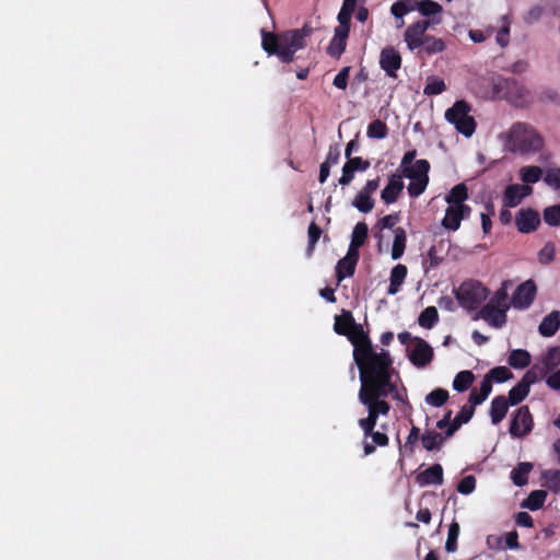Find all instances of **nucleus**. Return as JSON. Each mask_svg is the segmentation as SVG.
Returning a JSON list of instances; mask_svg holds the SVG:
<instances>
[{"label": "nucleus", "mask_w": 560, "mask_h": 560, "mask_svg": "<svg viewBox=\"0 0 560 560\" xmlns=\"http://www.w3.org/2000/svg\"><path fill=\"white\" fill-rule=\"evenodd\" d=\"M534 427V419L527 406L520 407L512 418L509 432L513 438L528 435Z\"/></svg>", "instance_id": "11"}, {"label": "nucleus", "mask_w": 560, "mask_h": 560, "mask_svg": "<svg viewBox=\"0 0 560 560\" xmlns=\"http://www.w3.org/2000/svg\"><path fill=\"white\" fill-rule=\"evenodd\" d=\"M450 241L446 238L434 240L433 244L422 258V268L424 272L438 268L448 254Z\"/></svg>", "instance_id": "10"}, {"label": "nucleus", "mask_w": 560, "mask_h": 560, "mask_svg": "<svg viewBox=\"0 0 560 560\" xmlns=\"http://www.w3.org/2000/svg\"><path fill=\"white\" fill-rule=\"evenodd\" d=\"M470 213L471 208L469 206H448L441 224L446 230L457 231L462 220L467 219Z\"/></svg>", "instance_id": "16"}, {"label": "nucleus", "mask_w": 560, "mask_h": 560, "mask_svg": "<svg viewBox=\"0 0 560 560\" xmlns=\"http://www.w3.org/2000/svg\"><path fill=\"white\" fill-rule=\"evenodd\" d=\"M350 67H343L334 78V85L340 90H346L348 86V79L350 73Z\"/></svg>", "instance_id": "58"}, {"label": "nucleus", "mask_w": 560, "mask_h": 560, "mask_svg": "<svg viewBox=\"0 0 560 560\" xmlns=\"http://www.w3.org/2000/svg\"><path fill=\"white\" fill-rule=\"evenodd\" d=\"M476 489V478L472 475L465 476L457 485V491L462 494H470Z\"/></svg>", "instance_id": "53"}, {"label": "nucleus", "mask_w": 560, "mask_h": 560, "mask_svg": "<svg viewBox=\"0 0 560 560\" xmlns=\"http://www.w3.org/2000/svg\"><path fill=\"white\" fill-rule=\"evenodd\" d=\"M387 133L388 127L381 119H375L368 126V136L370 138L384 139Z\"/></svg>", "instance_id": "45"}, {"label": "nucleus", "mask_w": 560, "mask_h": 560, "mask_svg": "<svg viewBox=\"0 0 560 560\" xmlns=\"http://www.w3.org/2000/svg\"><path fill=\"white\" fill-rule=\"evenodd\" d=\"M422 47L428 55H434L438 52H442L446 46L442 38H436L432 35H427Z\"/></svg>", "instance_id": "40"}, {"label": "nucleus", "mask_w": 560, "mask_h": 560, "mask_svg": "<svg viewBox=\"0 0 560 560\" xmlns=\"http://www.w3.org/2000/svg\"><path fill=\"white\" fill-rule=\"evenodd\" d=\"M545 371H551L560 364V347L549 348L542 359Z\"/></svg>", "instance_id": "46"}, {"label": "nucleus", "mask_w": 560, "mask_h": 560, "mask_svg": "<svg viewBox=\"0 0 560 560\" xmlns=\"http://www.w3.org/2000/svg\"><path fill=\"white\" fill-rule=\"evenodd\" d=\"M539 224V214L533 209H522L516 215V226L517 230L522 233L534 232Z\"/></svg>", "instance_id": "17"}, {"label": "nucleus", "mask_w": 560, "mask_h": 560, "mask_svg": "<svg viewBox=\"0 0 560 560\" xmlns=\"http://www.w3.org/2000/svg\"><path fill=\"white\" fill-rule=\"evenodd\" d=\"M392 373H393V359L390 358L389 366L385 370V375L387 376V384L388 386L384 387L383 390L385 392V396H381L380 399L383 401H387L386 398L392 395L394 399L399 400L406 405H408L409 408H411V405L408 400H405L404 396L406 397L407 390L406 388H402V392H400L396 384L392 381Z\"/></svg>", "instance_id": "20"}, {"label": "nucleus", "mask_w": 560, "mask_h": 560, "mask_svg": "<svg viewBox=\"0 0 560 560\" xmlns=\"http://www.w3.org/2000/svg\"><path fill=\"white\" fill-rule=\"evenodd\" d=\"M518 526L530 528L534 526L533 517L527 512H518L515 517Z\"/></svg>", "instance_id": "64"}, {"label": "nucleus", "mask_w": 560, "mask_h": 560, "mask_svg": "<svg viewBox=\"0 0 560 560\" xmlns=\"http://www.w3.org/2000/svg\"><path fill=\"white\" fill-rule=\"evenodd\" d=\"M544 478L550 490L556 492L560 489V470L545 471Z\"/></svg>", "instance_id": "57"}, {"label": "nucleus", "mask_w": 560, "mask_h": 560, "mask_svg": "<svg viewBox=\"0 0 560 560\" xmlns=\"http://www.w3.org/2000/svg\"><path fill=\"white\" fill-rule=\"evenodd\" d=\"M346 336L353 346V360L359 369L361 386L386 383L385 370L392 358L389 352L384 349L375 352L368 332L360 324H355Z\"/></svg>", "instance_id": "1"}, {"label": "nucleus", "mask_w": 560, "mask_h": 560, "mask_svg": "<svg viewBox=\"0 0 560 560\" xmlns=\"http://www.w3.org/2000/svg\"><path fill=\"white\" fill-rule=\"evenodd\" d=\"M493 96L505 100L515 107L525 108L532 103L529 90L514 78H498L492 84Z\"/></svg>", "instance_id": "5"}, {"label": "nucleus", "mask_w": 560, "mask_h": 560, "mask_svg": "<svg viewBox=\"0 0 560 560\" xmlns=\"http://www.w3.org/2000/svg\"><path fill=\"white\" fill-rule=\"evenodd\" d=\"M390 13L396 18V19H401L404 18L406 14H408V9L406 8V5L404 4V2L401 0H397L396 2H394L390 7Z\"/></svg>", "instance_id": "63"}, {"label": "nucleus", "mask_w": 560, "mask_h": 560, "mask_svg": "<svg viewBox=\"0 0 560 560\" xmlns=\"http://www.w3.org/2000/svg\"><path fill=\"white\" fill-rule=\"evenodd\" d=\"M355 261L347 258H341L336 265V278L338 282H341L347 277H352L355 272Z\"/></svg>", "instance_id": "35"}, {"label": "nucleus", "mask_w": 560, "mask_h": 560, "mask_svg": "<svg viewBox=\"0 0 560 560\" xmlns=\"http://www.w3.org/2000/svg\"><path fill=\"white\" fill-rule=\"evenodd\" d=\"M352 206L362 213H369L374 208V200L372 196L360 190L352 201Z\"/></svg>", "instance_id": "37"}, {"label": "nucleus", "mask_w": 560, "mask_h": 560, "mask_svg": "<svg viewBox=\"0 0 560 560\" xmlns=\"http://www.w3.org/2000/svg\"><path fill=\"white\" fill-rule=\"evenodd\" d=\"M368 236V224L365 222H358L353 228L350 243L357 244L362 247L365 244Z\"/></svg>", "instance_id": "42"}, {"label": "nucleus", "mask_w": 560, "mask_h": 560, "mask_svg": "<svg viewBox=\"0 0 560 560\" xmlns=\"http://www.w3.org/2000/svg\"><path fill=\"white\" fill-rule=\"evenodd\" d=\"M495 42L501 46V47H506L510 43V26L509 25H503L499 32L497 33V36H495Z\"/></svg>", "instance_id": "62"}, {"label": "nucleus", "mask_w": 560, "mask_h": 560, "mask_svg": "<svg viewBox=\"0 0 560 560\" xmlns=\"http://www.w3.org/2000/svg\"><path fill=\"white\" fill-rule=\"evenodd\" d=\"M471 106L464 100L456 101L451 108L445 112V119L455 126V129L470 137L476 130V121L470 115Z\"/></svg>", "instance_id": "7"}, {"label": "nucleus", "mask_w": 560, "mask_h": 560, "mask_svg": "<svg viewBox=\"0 0 560 560\" xmlns=\"http://www.w3.org/2000/svg\"><path fill=\"white\" fill-rule=\"evenodd\" d=\"M448 397L446 389L435 388L425 396V402L433 407H441L447 401Z\"/></svg>", "instance_id": "43"}, {"label": "nucleus", "mask_w": 560, "mask_h": 560, "mask_svg": "<svg viewBox=\"0 0 560 560\" xmlns=\"http://www.w3.org/2000/svg\"><path fill=\"white\" fill-rule=\"evenodd\" d=\"M430 163L427 160H417L412 168L404 170L401 177L410 179L408 194L412 198L419 197L429 184Z\"/></svg>", "instance_id": "8"}, {"label": "nucleus", "mask_w": 560, "mask_h": 560, "mask_svg": "<svg viewBox=\"0 0 560 560\" xmlns=\"http://www.w3.org/2000/svg\"><path fill=\"white\" fill-rule=\"evenodd\" d=\"M459 524L453 521L448 527L447 538L445 542V550L447 552H455L457 550V539L459 536Z\"/></svg>", "instance_id": "41"}, {"label": "nucleus", "mask_w": 560, "mask_h": 560, "mask_svg": "<svg viewBox=\"0 0 560 560\" xmlns=\"http://www.w3.org/2000/svg\"><path fill=\"white\" fill-rule=\"evenodd\" d=\"M385 386H388L387 382L361 386L358 394L359 401L368 410V416L358 421L364 434L363 450L366 456L373 454L376 446L384 447L389 443V439L385 433L374 431L380 416H387L392 408L388 401L380 399L381 396H385L383 390Z\"/></svg>", "instance_id": "2"}, {"label": "nucleus", "mask_w": 560, "mask_h": 560, "mask_svg": "<svg viewBox=\"0 0 560 560\" xmlns=\"http://www.w3.org/2000/svg\"><path fill=\"white\" fill-rule=\"evenodd\" d=\"M443 8L433 0H419L418 12L425 18L434 16L442 13Z\"/></svg>", "instance_id": "39"}, {"label": "nucleus", "mask_w": 560, "mask_h": 560, "mask_svg": "<svg viewBox=\"0 0 560 560\" xmlns=\"http://www.w3.org/2000/svg\"><path fill=\"white\" fill-rule=\"evenodd\" d=\"M508 362L514 369H524L530 364V354L527 350L515 349L511 351Z\"/></svg>", "instance_id": "32"}, {"label": "nucleus", "mask_w": 560, "mask_h": 560, "mask_svg": "<svg viewBox=\"0 0 560 560\" xmlns=\"http://www.w3.org/2000/svg\"><path fill=\"white\" fill-rule=\"evenodd\" d=\"M380 66L390 78H397V71L401 67V56L393 46H386L380 55Z\"/></svg>", "instance_id": "15"}, {"label": "nucleus", "mask_w": 560, "mask_h": 560, "mask_svg": "<svg viewBox=\"0 0 560 560\" xmlns=\"http://www.w3.org/2000/svg\"><path fill=\"white\" fill-rule=\"evenodd\" d=\"M544 182L555 190H560V167L548 168Z\"/></svg>", "instance_id": "50"}, {"label": "nucleus", "mask_w": 560, "mask_h": 560, "mask_svg": "<svg viewBox=\"0 0 560 560\" xmlns=\"http://www.w3.org/2000/svg\"><path fill=\"white\" fill-rule=\"evenodd\" d=\"M533 469V465L527 462L518 463L511 471V479L517 487H523L528 482V475Z\"/></svg>", "instance_id": "30"}, {"label": "nucleus", "mask_w": 560, "mask_h": 560, "mask_svg": "<svg viewBox=\"0 0 560 560\" xmlns=\"http://www.w3.org/2000/svg\"><path fill=\"white\" fill-rule=\"evenodd\" d=\"M351 16H352V13L340 9L338 16H337L339 25L337 27H335V30L350 33Z\"/></svg>", "instance_id": "59"}, {"label": "nucleus", "mask_w": 560, "mask_h": 560, "mask_svg": "<svg viewBox=\"0 0 560 560\" xmlns=\"http://www.w3.org/2000/svg\"><path fill=\"white\" fill-rule=\"evenodd\" d=\"M355 324L352 313L343 310L340 315L335 316L334 330L340 336H346Z\"/></svg>", "instance_id": "28"}, {"label": "nucleus", "mask_w": 560, "mask_h": 560, "mask_svg": "<svg viewBox=\"0 0 560 560\" xmlns=\"http://www.w3.org/2000/svg\"><path fill=\"white\" fill-rule=\"evenodd\" d=\"M348 37H349L348 32L335 30L334 36L326 49V52L330 57L339 59L346 50Z\"/></svg>", "instance_id": "21"}, {"label": "nucleus", "mask_w": 560, "mask_h": 560, "mask_svg": "<svg viewBox=\"0 0 560 560\" xmlns=\"http://www.w3.org/2000/svg\"><path fill=\"white\" fill-rule=\"evenodd\" d=\"M491 381L497 383H503L513 377V373L506 366H495L487 374Z\"/></svg>", "instance_id": "47"}, {"label": "nucleus", "mask_w": 560, "mask_h": 560, "mask_svg": "<svg viewBox=\"0 0 560 560\" xmlns=\"http://www.w3.org/2000/svg\"><path fill=\"white\" fill-rule=\"evenodd\" d=\"M405 185L400 174H393L388 178V183L381 192V198L386 205L397 201Z\"/></svg>", "instance_id": "18"}, {"label": "nucleus", "mask_w": 560, "mask_h": 560, "mask_svg": "<svg viewBox=\"0 0 560 560\" xmlns=\"http://www.w3.org/2000/svg\"><path fill=\"white\" fill-rule=\"evenodd\" d=\"M529 394V388L526 385L518 382L514 387L509 390L508 401L512 405H518L522 402Z\"/></svg>", "instance_id": "38"}, {"label": "nucleus", "mask_w": 560, "mask_h": 560, "mask_svg": "<svg viewBox=\"0 0 560 560\" xmlns=\"http://www.w3.org/2000/svg\"><path fill=\"white\" fill-rule=\"evenodd\" d=\"M394 233V242L392 246V258L397 260L401 258L405 253L407 245V234L404 228L397 226L393 230Z\"/></svg>", "instance_id": "27"}, {"label": "nucleus", "mask_w": 560, "mask_h": 560, "mask_svg": "<svg viewBox=\"0 0 560 560\" xmlns=\"http://www.w3.org/2000/svg\"><path fill=\"white\" fill-rule=\"evenodd\" d=\"M508 299H509L508 291H506L505 287H502L495 291L494 295L491 298V300L487 304H492L494 307L509 306Z\"/></svg>", "instance_id": "56"}, {"label": "nucleus", "mask_w": 560, "mask_h": 560, "mask_svg": "<svg viewBox=\"0 0 560 560\" xmlns=\"http://www.w3.org/2000/svg\"><path fill=\"white\" fill-rule=\"evenodd\" d=\"M400 217H399V213H392V214H387L383 218H381L378 221H377V226L381 229V230H384V229H394L395 225L397 224V222L399 221Z\"/></svg>", "instance_id": "61"}, {"label": "nucleus", "mask_w": 560, "mask_h": 560, "mask_svg": "<svg viewBox=\"0 0 560 560\" xmlns=\"http://www.w3.org/2000/svg\"><path fill=\"white\" fill-rule=\"evenodd\" d=\"M530 188L527 186H520L516 184L509 185L503 195V205L506 208L516 207L522 199L526 196L527 190Z\"/></svg>", "instance_id": "22"}, {"label": "nucleus", "mask_w": 560, "mask_h": 560, "mask_svg": "<svg viewBox=\"0 0 560 560\" xmlns=\"http://www.w3.org/2000/svg\"><path fill=\"white\" fill-rule=\"evenodd\" d=\"M542 176V170L539 166H525L521 170V178L526 184H535Z\"/></svg>", "instance_id": "44"}, {"label": "nucleus", "mask_w": 560, "mask_h": 560, "mask_svg": "<svg viewBox=\"0 0 560 560\" xmlns=\"http://www.w3.org/2000/svg\"><path fill=\"white\" fill-rule=\"evenodd\" d=\"M348 161L346 162V164L354 172L357 171H366L369 167H370V162L366 161V160H363L362 158L360 156H357V158H347Z\"/></svg>", "instance_id": "60"}, {"label": "nucleus", "mask_w": 560, "mask_h": 560, "mask_svg": "<svg viewBox=\"0 0 560 560\" xmlns=\"http://www.w3.org/2000/svg\"><path fill=\"white\" fill-rule=\"evenodd\" d=\"M439 320V313L434 306L425 307L418 317L421 327L431 329Z\"/></svg>", "instance_id": "36"}, {"label": "nucleus", "mask_w": 560, "mask_h": 560, "mask_svg": "<svg viewBox=\"0 0 560 560\" xmlns=\"http://www.w3.org/2000/svg\"><path fill=\"white\" fill-rule=\"evenodd\" d=\"M538 101L542 104L560 105V95L552 89H545L538 94Z\"/></svg>", "instance_id": "54"}, {"label": "nucleus", "mask_w": 560, "mask_h": 560, "mask_svg": "<svg viewBox=\"0 0 560 560\" xmlns=\"http://www.w3.org/2000/svg\"><path fill=\"white\" fill-rule=\"evenodd\" d=\"M506 149L512 153L528 154L539 152L544 145V137L527 122H514L511 128L500 136Z\"/></svg>", "instance_id": "4"}, {"label": "nucleus", "mask_w": 560, "mask_h": 560, "mask_svg": "<svg viewBox=\"0 0 560 560\" xmlns=\"http://www.w3.org/2000/svg\"><path fill=\"white\" fill-rule=\"evenodd\" d=\"M510 405L504 395H498L491 400L489 415L492 424L498 425L505 418Z\"/></svg>", "instance_id": "19"}, {"label": "nucleus", "mask_w": 560, "mask_h": 560, "mask_svg": "<svg viewBox=\"0 0 560 560\" xmlns=\"http://www.w3.org/2000/svg\"><path fill=\"white\" fill-rule=\"evenodd\" d=\"M560 328V312L552 311L544 317L538 326V331L542 337H552Z\"/></svg>", "instance_id": "24"}, {"label": "nucleus", "mask_w": 560, "mask_h": 560, "mask_svg": "<svg viewBox=\"0 0 560 560\" xmlns=\"http://www.w3.org/2000/svg\"><path fill=\"white\" fill-rule=\"evenodd\" d=\"M474 413V407L469 405H464L459 412L452 420V423L450 424L448 429L445 431L446 438H451L463 424L469 422Z\"/></svg>", "instance_id": "25"}, {"label": "nucleus", "mask_w": 560, "mask_h": 560, "mask_svg": "<svg viewBox=\"0 0 560 560\" xmlns=\"http://www.w3.org/2000/svg\"><path fill=\"white\" fill-rule=\"evenodd\" d=\"M458 304L468 312L477 311L488 299L490 291L477 280L464 281L456 290Z\"/></svg>", "instance_id": "6"}, {"label": "nucleus", "mask_w": 560, "mask_h": 560, "mask_svg": "<svg viewBox=\"0 0 560 560\" xmlns=\"http://www.w3.org/2000/svg\"><path fill=\"white\" fill-rule=\"evenodd\" d=\"M439 23H441V18L432 20H419L410 24L404 33V40L406 42L408 49L413 51L422 47L428 28L431 25Z\"/></svg>", "instance_id": "9"}, {"label": "nucleus", "mask_w": 560, "mask_h": 560, "mask_svg": "<svg viewBox=\"0 0 560 560\" xmlns=\"http://www.w3.org/2000/svg\"><path fill=\"white\" fill-rule=\"evenodd\" d=\"M417 481L421 486L442 485L443 467L440 464H433L417 476Z\"/></svg>", "instance_id": "23"}, {"label": "nucleus", "mask_w": 560, "mask_h": 560, "mask_svg": "<svg viewBox=\"0 0 560 560\" xmlns=\"http://www.w3.org/2000/svg\"><path fill=\"white\" fill-rule=\"evenodd\" d=\"M547 498V492L544 490H534L523 501L522 506L530 511H537L544 506Z\"/></svg>", "instance_id": "33"}, {"label": "nucleus", "mask_w": 560, "mask_h": 560, "mask_svg": "<svg viewBox=\"0 0 560 560\" xmlns=\"http://www.w3.org/2000/svg\"><path fill=\"white\" fill-rule=\"evenodd\" d=\"M446 90L445 82L441 79H431L428 81L424 86L423 93L425 95H438L443 93Z\"/></svg>", "instance_id": "51"}, {"label": "nucleus", "mask_w": 560, "mask_h": 560, "mask_svg": "<svg viewBox=\"0 0 560 560\" xmlns=\"http://www.w3.org/2000/svg\"><path fill=\"white\" fill-rule=\"evenodd\" d=\"M313 32L310 23H304L301 28L280 33L261 30V47L269 56H277L281 62L290 63L294 60L295 52L306 47L307 38Z\"/></svg>", "instance_id": "3"}, {"label": "nucleus", "mask_w": 560, "mask_h": 560, "mask_svg": "<svg viewBox=\"0 0 560 560\" xmlns=\"http://www.w3.org/2000/svg\"><path fill=\"white\" fill-rule=\"evenodd\" d=\"M555 258V245L551 242L545 244V246L538 253V260L542 265L550 264Z\"/></svg>", "instance_id": "55"}, {"label": "nucleus", "mask_w": 560, "mask_h": 560, "mask_svg": "<svg viewBox=\"0 0 560 560\" xmlns=\"http://www.w3.org/2000/svg\"><path fill=\"white\" fill-rule=\"evenodd\" d=\"M537 287L533 280L521 283L513 293L512 305L515 308H528L535 300Z\"/></svg>", "instance_id": "13"}, {"label": "nucleus", "mask_w": 560, "mask_h": 560, "mask_svg": "<svg viewBox=\"0 0 560 560\" xmlns=\"http://www.w3.org/2000/svg\"><path fill=\"white\" fill-rule=\"evenodd\" d=\"M475 381V375L469 370L460 371L456 374L453 381V388L458 393L467 390Z\"/></svg>", "instance_id": "34"}, {"label": "nucleus", "mask_w": 560, "mask_h": 560, "mask_svg": "<svg viewBox=\"0 0 560 560\" xmlns=\"http://www.w3.org/2000/svg\"><path fill=\"white\" fill-rule=\"evenodd\" d=\"M445 439H447L446 435L443 436L434 430H425L421 435V443L427 451L431 452L439 450L443 445Z\"/></svg>", "instance_id": "29"}, {"label": "nucleus", "mask_w": 560, "mask_h": 560, "mask_svg": "<svg viewBox=\"0 0 560 560\" xmlns=\"http://www.w3.org/2000/svg\"><path fill=\"white\" fill-rule=\"evenodd\" d=\"M407 273L408 269L402 264H398L392 269L389 278L390 282L387 290L388 294L394 295L399 291L401 284L404 283L407 277Z\"/></svg>", "instance_id": "26"}, {"label": "nucleus", "mask_w": 560, "mask_h": 560, "mask_svg": "<svg viewBox=\"0 0 560 560\" xmlns=\"http://www.w3.org/2000/svg\"><path fill=\"white\" fill-rule=\"evenodd\" d=\"M546 371L539 369L538 366H533L521 378V383L526 385L530 389V385L536 383L539 378L544 377Z\"/></svg>", "instance_id": "48"}, {"label": "nucleus", "mask_w": 560, "mask_h": 560, "mask_svg": "<svg viewBox=\"0 0 560 560\" xmlns=\"http://www.w3.org/2000/svg\"><path fill=\"white\" fill-rule=\"evenodd\" d=\"M509 306L494 307L492 304H485L472 317L474 320L483 319L494 328H501L506 323Z\"/></svg>", "instance_id": "12"}, {"label": "nucleus", "mask_w": 560, "mask_h": 560, "mask_svg": "<svg viewBox=\"0 0 560 560\" xmlns=\"http://www.w3.org/2000/svg\"><path fill=\"white\" fill-rule=\"evenodd\" d=\"M322 229L319 225H317L315 222H312L308 226V245H307V255L311 256L316 243L318 242L320 235H322Z\"/></svg>", "instance_id": "49"}, {"label": "nucleus", "mask_w": 560, "mask_h": 560, "mask_svg": "<svg viewBox=\"0 0 560 560\" xmlns=\"http://www.w3.org/2000/svg\"><path fill=\"white\" fill-rule=\"evenodd\" d=\"M544 220L547 224L552 226L560 224V205L546 208L544 211Z\"/></svg>", "instance_id": "52"}, {"label": "nucleus", "mask_w": 560, "mask_h": 560, "mask_svg": "<svg viewBox=\"0 0 560 560\" xmlns=\"http://www.w3.org/2000/svg\"><path fill=\"white\" fill-rule=\"evenodd\" d=\"M467 199L468 189L463 183L455 185L445 198L448 206H466L464 201Z\"/></svg>", "instance_id": "31"}, {"label": "nucleus", "mask_w": 560, "mask_h": 560, "mask_svg": "<svg viewBox=\"0 0 560 560\" xmlns=\"http://www.w3.org/2000/svg\"><path fill=\"white\" fill-rule=\"evenodd\" d=\"M432 347L421 338H415V346L408 358L410 362L417 368H424L433 360Z\"/></svg>", "instance_id": "14"}]
</instances>
